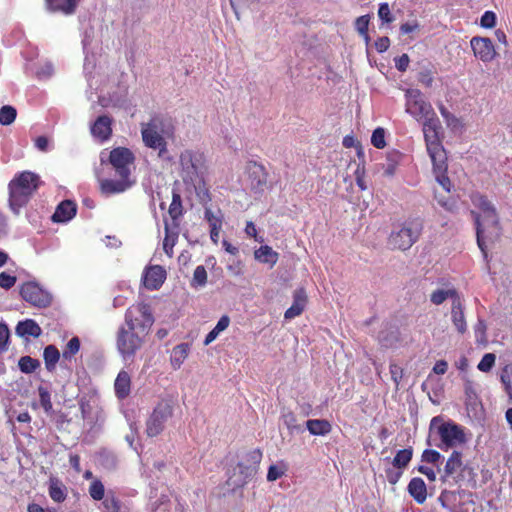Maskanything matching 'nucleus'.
Wrapping results in <instances>:
<instances>
[{
    "label": "nucleus",
    "instance_id": "obj_1",
    "mask_svg": "<svg viewBox=\"0 0 512 512\" xmlns=\"http://www.w3.org/2000/svg\"><path fill=\"white\" fill-rule=\"evenodd\" d=\"M472 203L478 211H472L476 225L477 244L484 258H487V247L494 244L502 234L499 217L493 204L483 195L476 193L471 196Z\"/></svg>",
    "mask_w": 512,
    "mask_h": 512
},
{
    "label": "nucleus",
    "instance_id": "obj_2",
    "mask_svg": "<svg viewBox=\"0 0 512 512\" xmlns=\"http://www.w3.org/2000/svg\"><path fill=\"white\" fill-rule=\"evenodd\" d=\"M40 185V177L30 171H23L9 183V204L11 210L18 215L23 206Z\"/></svg>",
    "mask_w": 512,
    "mask_h": 512
},
{
    "label": "nucleus",
    "instance_id": "obj_3",
    "mask_svg": "<svg viewBox=\"0 0 512 512\" xmlns=\"http://www.w3.org/2000/svg\"><path fill=\"white\" fill-rule=\"evenodd\" d=\"M261 460L260 449H253L242 454L233 474L227 479V485L232 490L246 485L257 474Z\"/></svg>",
    "mask_w": 512,
    "mask_h": 512
},
{
    "label": "nucleus",
    "instance_id": "obj_4",
    "mask_svg": "<svg viewBox=\"0 0 512 512\" xmlns=\"http://www.w3.org/2000/svg\"><path fill=\"white\" fill-rule=\"evenodd\" d=\"M172 131L165 128L163 121L157 117L146 123H141V136L144 145L148 148L158 150L162 157L167 152L166 138L172 136Z\"/></svg>",
    "mask_w": 512,
    "mask_h": 512
},
{
    "label": "nucleus",
    "instance_id": "obj_5",
    "mask_svg": "<svg viewBox=\"0 0 512 512\" xmlns=\"http://www.w3.org/2000/svg\"><path fill=\"white\" fill-rule=\"evenodd\" d=\"M441 124L439 119L431 115L424 119L423 133L426 143L427 153L432 162H436L439 168L443 167L446 151L440 139Z\"/></svg>",
    "mask_w": 512,
    "mask_h": 512
},
{
    "label": "nucleus",
    "instance_id": "obj_6",
    "mask_svg": "<svg viewBox=\"0 0 512 512\" xmlns=\"http://www.w3.org/2000/svg\"><path fill=\"white\" fill-rule=\"evenodd\" d=\"M183 182L196 188L203 181L205 170L204 157L201 153L185 150L179 157Z\"/></svg>",
    "mask_w": 512,
    "mask_h": 512
},
{
    "label": "nucleus",
    "instance_id": "obj_7",
    "mask_svg": "<svg viewBox=\"0 0 512 512\" xmlns=\"http://www.w3.org/2000/svg\"><path fill=\"white\" fill-rule=\"evenodd\" d=\"M423 224L419 219H410L395 228L389 237V244L394 249L408 250L419 239Z\"/></svg>",
    "mask_w": 512,
    "mask_h": 512
},
{
    "label": "nucleus",
    "instance_id": "obj_8",
    "mask_svg": "<svg viewBox=\"0 0 512 512\" xmlns=\"http://www.w3.org/2000/svg\"><path fill=\"white\" fill-rule=\"evenodd\" d=\"M436 430L440 442L437 446L444 451L465 443V434L462 428L453 422L442 423L438 417L431 421V430Z\"/></svg>",
    "mask_w": 512,
    "mask_h": 512
},
{
    "label": "nucleus",
    "instance_id": "obj_9",
    "mask_svg": "<svg viewBox=\"0 0 512 512\" xmlns=\"http://www.w3.org/2000/svg\"><path fill=\"white\" fill-rule=\"evenodd\" d=\"M145 336L125 325L119 327L116 336V346L124 361L134 359L144 343Z\"/></svg>",
    "mask_w": 512,
    "mask_h": 512
},
{
    "label": "nucleus",
    "instance_id": "obj_10",
    "mask_svg": "<svg viewBox=\"0 0 512 512\" xmlns=\"http://www.w3.org/2000/svg\"><path fill=\"white\" fill-rule=\"evenodd\" d=\"M174 401L172 399L160 400L146 422V433L149 437L159 435L165 428L167 421L173 416Z\"/></svg>",
    "mask_w": 512,
    "mask_h": 512
},
{
    "label": "nucleus",
    "instance_id": "obj_11",
    "mask_svg": "<svg viewBox=\"0 0 512 512\" xmlns=\"http://www.w3.org/2000/svg\"><path fill=\"white\" fill-rule=\"evenodd\" d=\"M154 318L146 304H138L127 309L125 313V326L147 335Z\"/></svg>",
    "mask_w": 512,
    "mask_h": 512
},
{
    "label": "nucleus",
    "instance_id": "obj_12",
    "mask_svg": "<svg viewBox=\"0 0 512 512\" xmlns=\"http://www.w3.org/2000/svg\"><path fill=\"white\" fill-rule=\"evenodd\" d=\"M406 112L417 121L434 115V111L430 103L426 102L422 93L418 89H408L405 93Z\"/></svg>",
    "mask_w": 512,
    "mask_h": 512
},
{
    "label": "nucleus",
    "instance_id": "obj_13",
    "mask_svg": "<svg viewBox=\"0 0 512 512\" xmlns=\"http://www.w3.org/2000/svg\"><path fill=\"white\" fill-rule=\"evenodd\" d=\"M20 295L23 300L38 308H46L52 302L51 293L34 281L23 283L20 287Z\"/></svg>",
    "mask_w": 512,
    "mask_h": 512
},
{
    "label": "nucleus",
    "instance_id": "obj_14",
    "mask_svg": "<svg viewBox=\"0 0 512 512\" xmlns=\"http://www.w3.org/2000/svg\"><path fill=\"white\" fill-rule=\"evenodd\" d=\"M134 160L133 152L126 147L114 148L109 153V162L119 177H130Z\"/></svg>",
    "mask_w": 512,
    "mask_h": 512
},
{
    "label": "nucleus",
    "instance_id": "obj_15",
    "mask_svg": "<svg viewBox=\"0 0 512 512\" xmlns=\"http://www.w3.org/2000/svg\"><path fill=\"white\" fill-rule=\"evenodd\" d=\"M470 47L474 56L484 63L493 61L497 55L493 42L487 37H472Z\"/></svg>",
    "mask_w": 512,
    "mask_h": 512
},
{
    "label": "nucleus",
    "instance_id": "obj_16",
    "mask_svg": "<svg viewBox=\"0 0 512 512\" xmlns=\"http://www.w3.org/2000/svg\"><path fill=\"white\" fill-rule=\"evenodd\" d=\"M80 410L83 420L90 427V429H94L97 426H102L105 422V412L103 408L96 403L81 400Z\"/></svg>",
    "mask_w": 512,
    "mask_h": 512
},
{
    "label": "nucleus",
    "instance_id": "obj_17",
    "mask_svg": "<svg viewBox=\"0 0 512 512\" xmlns=\"http://www.w3.org/2000/svg\"><path fill=\"white\" fill-rule=\"evenodd\" d=\"M166 279V271L159 265L148 267L142 276L144 286L149 290L159 289Z\"/></svg>",
    "mask_w": 512,
    "mask_h": 512
},
{
    "label": "nucleus",
    "instance_id": "obj_18",
    "mask_svg": "<svg viewBox=\"0 0 512 512\" xmlns=\"http://www.w3.org/2000/svg\"><path fill=\"white\" fill-rule=\"evenodd\" d=\"M130 177H119V179H104L100 182L101 191L104 194L122 193L133 185Z\"/></svg>",
    "mask_w": 512,
    "mask_h": 512
},
{
    "label": "nucleus",
    "instance_id": "obj_19",
    "mask_svg": "<svg viewBox=\"0 0 512 512\" xmlns=\"http://www.w3.org/2000/svg\"><path fill=\"white\" fill-rule=\"evenodd\" d=\"M112 119L107 115L99 116L91 126V134L101 142L106 141L112 134Z\"/></svg>",
    "mask_w": 512,
    "mask_h": 512
},
{
    "label": "nucleus",
    "instance_id": "obj_20",
    "mask_svg": "<svg viewBox=\"0 0 512 512\" xmlns=\"http://www.w3.org/2000/svg\"><path fill=\"white\" fill-rule=\"evenodd\" d=\"M248 174L251 189L256 192L263 191L267 183V175L264 167L257 163H251L248 166Z\"/></svg>",
    "mask_w": 512,
    "mask_h": 512
},
{
    "label": "nucleus",
    "instance_id": "obj_21",
    "mask_svg": "<svg viewBox=\"0 0 512 512\" xmlns=\"http://www.w3.org/2000/svg\"><path fill=\"white\" fill-rule=\"evenodd\" d=\"M307 304V294L303 288L296 289L293 294V303L285 311L284 318L286 320L294 319L299 316L305 309Z\"/></svg>",
    "mask_w": 512,
    "mask_h": 512
},
{
    "label": "nucleus",
    "instance_id": "obj_22",
    "mask_svg": "<svg viewBox=\"0 0 512 512\" xmlns=\"http://www.w3.org/2000/svg\"><path fill=\"white\" fill-rule=\"evenodd\" d=\"M451 322L457 332L461 335L467 332V322L464 314V305L461 300L451 303Z\"/></svg>",
    "mask_w": 512,
    "mask_h": 512
},
{
    "label": "nucleus",
    "instance_id": "obj_23",
    "mask_svg": "<svg viewBox=\"0 0 512 512\" xmlns=\"http://www.w3.org/2000/svg\"><path fill=\"white\" fill-rule=\"evenodd\" d=\"M115 395L118 399L127 398L131 391V377L128 372L121 370L114 382Z\"/></svg>",
    "mask_w": 512,
    "mask_h": 512
},
{
    "label": "nucleus",
    "instance_id": "obj_24",
    "mask_svg": "<svg viewBox=\"0 0 512 512\" xmlns=\"http://www.w3.org/2000/svg\"><path fill=\"white\" fill-rule=\"evenodd\" d=\"M75 214L76 205L72 201L65 200L57 206L54 214L52 215V220L57 223L67 222L71 220Z\"/></svg>",
    "mask_w": 512,
    "mask_h": 512
},
{
    "label": "nucleus",
    "instance_id": "obj_25",
    "mask_svg": "<svg viewBox=\"0 0 512 512\" xmlns=\"http://www.w3.org/2000/svg\"><path fill=\"white\" fill-rule=\"evenodd\" d=\"M408 492L411 497L418 503L422 504L427 498V488L424 480L420 477H414L408 484Z\"/></svg>",
    "mask_w": 512,
    "mask_h": 512
},
{
    "label": "nucleus",
    "instance_id": "obj_26",
    "mask_svg": "<svg viewBox=\"0 0 512 512\" xmlns=\"http://www.w3.org/2000/svg\"><path fill=\"white\" fill-rule=\"evenodd\" d=\"M80 0H46L47 8L52 12L71 15L75 12Z\"/></svg>",
    "mask_w": 512,
    "mask_h": 512
},
{
    "label": "nucleus",
    "instance_id": "obj_27",
    "mask_svg": "<svg viewBox=\"0 0 512 512\" xmlns=\"http://www.w3.org/2000/svg\"><path fill=\"white\" fill-rule=\"evenodd\" d=\"M191 347L188 343H180L176 345L170 355V364L174 370L181 368L184 361L190 353Z\"/></svg>",
    "mask_w": 512,
    "mask_h": 512
},
{
    "label": "nucleus",
    "instance_id": "obj_28",
    "mask_svg": "<svg viewBox=\"0 0 512 512\" xmlns=\"http://www.w3.org/2000/svg\"><path fill=\"white\" fill-rule=\"evenodd\" d=\"M16 334L20 337H34L37 338L41 335V327L32 319L20 321L16 326Z\"/></svg>",
    "mask_w": 512,
    "mask_h": 512
},
{
    "label": "nucleus",
    "instance_id": "obj_29",
    "mask_svg": "<svg viewBox=\"0 0 512 512\" xmlns=\"http://www.w3.org/2000/svg\"><path fill=\"white\" fill-rule=\"evenodd\" d=\"M447 299H450L451 302L454 303L456 300H461V297L455 288H439L430 294V301L434 305H441Z\"/></svg>",
    "mask_w": 512,
    "mask_h": 512
},
{
    "label": "nucleus",
    "instance_id": "obj_30",
    "mask_svg": "<svg viewBox=\"0 0 512 512\" xmlns=\"http://www.w3.org/2000/svg\"><path fill=\"white\" fill-rule=\"evenodd\" d=\"M306 428L311 435L325 436L331 432L332 425L326 419H311L306 422Z\"/></svg>",
    "mask_w": 512,
    "mask_h": 512
},
{
    "label": "nucleus",
    "instance_id": "obj_31",
    "mask_svg": "<svg viewBox=\"0 0 512 512\" xmlns=\"http://www.w3.org/2000/svg\"><path fill=\"white\" fill-rule=\"evenodd\" d=\"M278 256V253L268 245L260 246L254 252V257L256 260L261 263L269 264L271 267L277 263Z\"/></svg>",
    "mask_w": 512,
    "mask_h": 512
},
{
    "label": "nucleus",
    "instance_id": "obj_32",
    "mask_svg": "<svg viewBox=\"0 0 512 512\" xmlns=\"http://www.w3.org/2000/svg\"><path fill=\"white\" fill-rule=\"evenodd\" d=\"M49 496L55 502H63L66 499V487L57 478H51L49 480Z\"/></svg>",
    "mask_w": 512,
    "mask_h": 512
},
{
    "label": "nucleus",
    "instance_id": "obj_33",
    "mask_svg": "<svg viewBox=\"0 0 512 512\" xmlns=\"http://www.w3.org/2000/svg\"><path fill=\"white\" fill-rule=\"evenodd\" d=\"M433 164V172L435 174L437 182L442 186V188L449 192L451 189V181L449 177L446 175L447 172V155H445V159L443 160V167L439 168L436 162H432Z\"/></svg>",
    "mask_w": 512,
    "mask_h": 512
},
{
    "label": "nucleus",
    "instance_id": "obj_34",
    "mask_svg": "<svg viewBox=\"0 0 512 512\" xmlns=\"http://www.w3.org/2000/svg\"><path fill=\"white\" fill-rule=\"evenodd\" d=\"M204 219L208 222L209 227L214 230H221L223 223V214L220 210L213 211L211 208L206 207L204 211Z\"/></svg>",
    "mask_w": 512,
    "mask_h": 512
},
{
    "label": "nucleus",
    "instance_id": "obj_35",
    "mask_svg": "<svg viewBox=\"0 0 512 512\" xmlns=\"http://www.w3.org/2000/svg\"><path fill=\"white\" fill-rule=\"evenodd\" d=\"M412 455L413 451L411 448L399 450L392 461L393 467L403 470L411 461Z\"/></svg>",
    "mask_w": 512,
    "mask_h": 512
},
{
    "label": "nucleus",
    "instance_id": "obj_36",
    "mask_svg": "<svg viewBox=\"0 0 512 512\" xmlns=\"http://www.w3.org/2000/svg\"><path fill=\"white\" fill-rule=\"evenodd\" d=\"M43 357L45 360L46 368L49 371H52L55 369L56 363L58 362V360L60 358V353L55 346L48 345L44 349Z\"/></svg>",
    "mask_w": 512,
    "mask_h": 512
},
{
    "label": "nucleus",
    "instance_id": "obj_37",
    "mask_svg": "<svg viewBox=\"0 0 512 512\" xmlns=\"http://www.w3.org/2000/svg\"><path fill=\"white\" fill-rule=\"evenodd\" d=\"M462 455L460 452L453 451L448 458L444 471L446 476H451L457 472L462 466Z\"/></svg>",
    "mask_w": 512,
    "mask_h": 512
},
{
    "label": "nucleus",
    "instance_id": "obj_38",
    "mask_svg": "<svg viewBox=\"0 0 512 512\" xmlns=\"http://www.w3.org/2000/svg\"><path fill=\"white\" fill-rule=\"evenodd\" d=\"M283 424L287 427L291 434L302 431V427L297 422L295 414L291 411L283 412L281 415Z\"/></svg>",
    "mask_w": 512,
    "mask_h": 512
},
{
    "label": "nucleus",
    "instance_id": "obj_39",
    "mask_svg": "<svg viewBox=\"0 0 512 512\" xmlns=\"http://www.w3.org/2000/svg\"><path fill=\"white\" fill-rule=\"evenodd\" d=\"M102 506L104 512H120V501L113 491H108L103 499Z\"/></svg>",
    "mask_w": 512,
    "mask_h": 512
},
{
    "label": "nucleus",
    "instance_id": "obj_40",
    "mask_svg": "<svg viewBox=\"0 0 512 512\" xmlns=\"http://www.w3.org/2000/svg\"><path fill=\"white\" fill-rule=\"evenodd\" d=\"M501 383L507 393L509 400L512 402V366L506 365L500 374Z\"/></svg>",
    "mask_w": 512,
    "mask_h": 512
},
{
    "label": "nucleus",
    "instance_id": "obj_41",
    "mask_svg": "<svg viewBox=\"0 0 512 512\" xmlns=\"http://www.w3.org/2000/svg\"><path fill=\"white\" fill-rule=\"evenodd\" d=\"M89 495L96 501L103 500L105 498V487L101 480L95 479L91 482L89 486Z\"/></svg>",
    "mask_w": 512,
    "mask_h": 512
},
{
    "label": "nucleus",
    "instance_id": "obj_42",
    "mask_svg": "<svg viewBox=\"0 0 512 512\" xmlns=\"http://www.w3.org/2000/svg\"><path fill=\"white\" fill-rule=\"evenodd\" d=\"M177 240V234L170 232L169 226L165 223V238L163 241V249L165 253L172 257L173 255V247Z\"/></svg>",
    "mask_w": 512,
    "mask_h": 512
},
{
    "label": "nucleus",
    "instance_id": "obj_43",
    "mask_svg": "<svg viewBox=\"0 0 512 512\" xmlns=\"http://www.w3.org/2000/svg\"><path fill=\"white\" fill-rule=\"evenodd\" d=\"M80 349V340L78 337L71 338L66 344L62 356L64 359L70 360Z\"/></svg>",
    "mask_w": 512,
    "mask_h": 512
},
{
    "label": "nucleus",
    "instance_id": "obj_44",
    "mask_svg": "<svg viewBox=\"0 0 512 512\" xmlns=\"http://www.w3.org/2000/svg\"><path fill=\"white\" fill-rule=\"evenodd\" d=\"M16 109L12 106H3L0 109V124L2 125H10L14 122L16 118Z\"/></svg>",
    "mask_w": 512,
    "mask_h": 512
},
{
    "label": "nucleus",
    "instance_id": "obj_45",
    "mask_svg": "<svg viewBox=\"0 0 512 512\" xmlns=\"http://www.w3.org/2000/svg\"><path fill=\"white\" fill-rule=\"evenodd\" d=\"M18 364H19L20 370L24 373H32L40 365L38 360L33 359L29 356L21 357Z\"/></svg>",
    "mask_w": 512,
    "mask_h": 512
},
{
    "label": "nucleus",
    "instance_id": "obj_46",
    "mask_svg": "<svg viewBox=\"0 0 512 512\" xmlns=\"http://www.w3.org/2000/svg\"><path fill=\"white\" fill-rule=\"evenodd\" d=\"M496 355L494 353H486L477 365V369L481 372L488 373L494 367Z\"/></svg>",
    "mask_w": 512,
    "mask_h": 512
},
{
    "label": "nucleus",
    "instance_id": "obj_47",
    "mask_svg": "<svg viewBox=\"0 0 512 512\" xmlns=\"http://www.w3.org/2000/svg\"><path fill=\"white\" fill-rule=\"evenodd\" d=\"M207 282V272L204 266L199 265L195 268L193 273L192 285L195 287H202Z\"/></svg>",
    "mask_w": 512,
    "mask_h": 512
},
{
    "label": "nucleus",
    "instance_id": "obj_48",
    "mask_svg": "<svg viewBox=\"0 0 512 512\" xmlns=\"http://www.w3.org/2000/svg\"><path fill=\"white\" fill-rule=\"evenodd\" d=\"M169 214L173 219H177L182 214V201L180 195L177 193H173Z\"/></svg>",
    "mask_w": 512,
    "mask_h": 512
},
{
    "label": "nucleus",
    "instance_id": "obj_49",
    "mask_svg": "<svg viewBox=\"0 0 512 512\" xmlns=\"http://www.w3.org/2000/svg\"><path fill=\"white\" fill-rule=\"evenodd\" d=\"M39 400L40 405L45 410L46 413H50L52 411V402H51V396L48 390L44 387H39Z\"/></svg>",
    "mask_w": 512,
    "mask_h": 512
},
{
    "label": "nucleus",
    "instance_id": "obj_50",
    "mask_svg": "<svg viewBox=\"0 0 512 512\" xmlns=\"http://www.w3.org/2000/svg\"><path fill=\"white\" fill-rule=\"evenodd\" d=\"M371 143L374 147L382 149L385 147V130L381 127L376 128L371 136Z\"/></svg>",
    "mask_w": 512,
    "mask_h": 512
},
{
    "label": "nucleus",
    "instance_id": "obj_51",
    "mask_svg": "<svg viewBox=\"0 0 512 512\" xmlns=\"http://www.w3.org/2000/svg\"><path fill=\"white\" fill-rule=\"evenodd\" d=\"M368 26H369V16L363 15L356 19L355 28L359 32L360 35L364 36L365 39H368Z\"/></svg>",
    "mask_w": 512,
    "mask_h": 512
},
{
    "label": "nucleus",
    "instance_id": "obj_52",
    "mask_svg": "<svg viewBox=\"0 0 512 512\" xmlns=\"http://www.w3.org/2000/svg\"><path fill=\"white\" fill-rule=\"evenodd\" d=\"M496 24V15L492 11H485L481 16L480 25L483 28L490 29L493 28Z\"/></svg>",
    "mask_w": 512,
    "mask_h": 512
},
{
    "label": "nucleus",
    "instance_id": "obj_53",
    "mask_svg": "<svg viewBox=\"0 0 512 512\" xmlns=\"http://www.w3.org/2000/svg\"><path fill=\"white\" fill-rule=\"evenodd\" d=\"M486 330H487V326H486V323L483 319H478L477 320V323L475 324L474 326V332H475V336H476V339L478 342H482L485 340L486 338Z\"/></svg>",
    "mask_w": 512,
    "mask_h": 512
},
{
    "label": "nucleus",
    "instance_id": "obj_54",
    "mask_svg": "<svg viewBox=\"0 0 512 512\" xmlns=\"http://www.w3.org/2000/svg\"><path fill=\"white\" fill-rule=\"evenodd\" d=\"M17 281V278L13 275H10L6 272L0 273V287L3 289H10L12 288Z\"/></svg>",
    "mask_w": 512,
    "mask_h": 512
},
{
    "label": "nucleus",
    "instance_id": "obj_55",
    "mask_svg": "<svg viewBox=\"0 0 512 512\" xmlns=\"http://www.w3.org/2000/svg\"><path fill=\"white\" fill-rule=\"evenodd\" d=\"M9 329L4 323H0V353L7 349V343L9 340Z\"/></svg>",
    "mask_w": 512,
    "mask_h": 512
},
{
    "label": "nucleus",
    "instance_id": "obj_56",
    "mask_svg": "<svg viewBox=\"0 0 512 512\" xmlns=\"http://www.w3.org/2000/svg\"><path fill=\"white\" fill-rule=\"evenodd\" d=\"M378 16L385 23H391L393 21L388 3H381L379 5Z\"/></svg>",
    "mask_w": 512,
    "mask_h": 512
},
{
    "label": "nucleus",
    "instance_id": "obj_57",
    "mask_svg": "<svg viewBox=\"0 0 512 512\" xmlns=\"http://www.w3.org/2000/svg\"><path fill=\"white\" fill-rule=\"evenodd\" d=\"M285 473V470L277 465H271L268 469L267 480L268 481H276L280 477H282Z\"/></svg>",
    "mask_w": 512,
    "mask_h": 512
},
{
    "label": "nucleus",
    "instance_id": "obj_58",
    "mask_svg": "<svg viewBox=\"0 0 512 512\" xmlns=\"http://www.w3.org/2000/svg\"><path fill=\"white\" fill-rule=\"evenodd\" d=\"M389 368L391 378L393 382L396 384V386H398L403 376V369L395 363H391Z\"/></svg>",
    "mask_w": 512,
    "mask_h": 512
},
{
    "label": "nucleus",
    "instance_id": "obj_59",
    "mask_svg": "<svg viewBox=\"0 0 512 512\" xmlns=\"http://www.w3.org/2000/svg\"><path fill=\"white\" fill-rule=\"evenodd\" d=\"M403 471L397 468H389L386 470V478L390 484H396L401 478Z\"/></svg>",
    "mask_w": 512,
    "mask_h": 512
},
{
    "label": "nucleus",
    "instance_id": "obj_60",
    "mask_svg": "<svg viewBox=\"0 0 512 512\" xmlns=\"http://www.w3.org/2000/svg\"><path fill=\"white\" fill-rule=\"evenodd\" d=\"M441 458V454L436 450H425L422 454V461L427 463H436Z\"/></svg>",
    "mask_w": 512,
    "mask_h": 512
},
{
    "label": "nucleus",
    "instance_id": "obj_61",
    "mask_svg": "<svg viewBox=\"0 0 512 512\" xmlns=\"http://www.w3.org/2000/svg\"><path fill=\"white\" fill-rule=\"evenodd\" d=\"M410 59L407 54H402L401 56L395 59V67L401 71L405 72L408 68Z\"/></svg>",
    "mask_w": 512,
    "mask_h": 512
},
{
    "label": "nucleus",
    "instance_id": "obj_62",
    "mask_svg": "<svg viewBox=\"0 0 512 512\" xmlns=\"http://www.w3.org/2000/svg\"><path fill=\"white\" fill-rule=\"evenodd\" d=\"M230 324V318L227 315H223L217 322L216 326L214 327V330L217 331L219 334L226 330Z\"/></svg>",
    "mask_w": 512,
    "mask_h": 512
},
{
    "label": "nucleus",
    "instance_id": "obj_63",
    "mask_svg": "<svg viewBox=\"0 0 512 512\" xmlns=\"http://www.w3.org/2000/svg\"><path fill=\"white\" fill-rule=\"evenodd\" d=\"M390 46V40L388 37H381L375 42V48L378 52H385Z\"/></svg>",
    "mask_w": 512,
    "mask_h": 512
},
{
    "label": "nucleus",
    "instance_id": "obj_64",
    "mask_svg": "<svg viewBox=\"0 0 512 512\" xmlns=\"http://www.w3.org/2000/svg\"><path fill=\"white\" fill-rule=\"evenodd\" d=\"M448 363L445 360H439L433 366V372L438 375H443L447 372Z\"/></svg>",
    "mask_w": 512,
    "mask_h": 512
}]
</instances>
